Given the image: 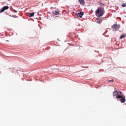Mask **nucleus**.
Instances as JSON below:
<instances>
[{"label":"nucleus","instance_id":"f257e3e1","mask_svg":"<svg viewBox=\"0 0 126 126\" xmlns=\"http://www.w3.org/2000/svg\"><path fill=\"white\" fill-rule=\"evenodd\" d=\"M96 15L97 17H101L104 15L105 11L103 8H98V9L95 11Z\"/></svg>","mask_w":126,"mask_h":126},{"label":"nucleus","instance_id":"f03ea898","mask_svg":"<svg viewBox=\"0 0 126 126\" xmlns=\"http://www.w3.org/2000/svg\"><path fill=\"white\" fill-rule=\"evenodd\" d=\"M115 97L117 99H120V102H121L122 103H124L126 101L125 96H123V95L122 96L118 95V96H115Z\"/></svg>","mask_w":126,"mask_h":126},{"label":"nucleus","instance_id":"7ed1b4c3","mask_svg":"<svg viewBox=\"0 0 126 126\" xmlns=\"http://www.w3.org/2000/svg\"><path fill=\"white\" fill-rule=\"evenodd\" d=\"M113 97H117L119 95L120 96H123L122 95V92L121 91H114L113 92Z\"/></svg>","mask_w":126,"mask_h":126},{"label":"nucleus","instance_id":"20e7f679","mask_svg":"<svg viewBox=\"0 0 126 126\" xmlns=\"http://www.w3.org/2000/svg\"><path fill=\"white\" fill-rule=\"evenodd\" d=\"M120 27V25L115 24L113 26V27H112V28H113L114 31L116 32L118 30H119Z\"/></svg>","mask_w":126,"mask_h":126},{"label":"nucleus","instance_id":"39448f33","mask_svg":"<svg viewBox=\"0 0 126 126\" xmlns=\"http://www.w3.org/2000/svg\"><path fill=\"white\" fill-rule=\"evenodd\" d=\"M84 15V12H80L79 13H76V15H77V17L82 18V16Z\"/></svg>","mask_w":126,"mask_h":126},{"label":"nucleus","instance_id":"423d86ee","mask_svg":"<svg viewBox=\"0 0 126 126\" xmlns=\"http://www.w3.org/2000/svg\"><path fill=\"white\" fill-rule=\"evenodd\" d=\"M8 8H9L8 6H4L1 9L0 13L3 12L5 10L8 9Z\"/></svg>","mask_w":126,"mask_h":126},{"label":"nucleus","instance_id":"0eeeda50","mask_svg":"<svg viewBox=\"0 0 126 126\" xmlns=\"http://www.w3.org/2000/svg\"><path fill=\"white\" fill-rule=\"evenodd\" d=\"M34 16V13H27V16H28L29 17L32 18Z\"/></svg>","mask_w":126,"mask_h":126},{"label":"nucleus","instance_id":"6e6552de","mask_svg":"<svg viewBox=\"0 0 126 126\" xmlns=\"http://www.w3.org/2000/svg\"><path fill=\"white\" fill-rule=\"evenodd\" d=\"M60 11H54L52 13H53L55 15H59Z\"/></svg>","mask_w":126,"mask_h":126},{"label":"nucleus","instance_id":"1a4fd4ad","mask_svg":"<svg viewBox=\"0 0 126 126\" xmlns=\"http://www.w3.org/2000/svg\"><path fill=\"white\" fill-rule=\"evenodd\" d=\"M80 4L81 5H84L85 4V0H78Z\"/></svg>","mask_w":126,"mask_h":126},{"label":"nucleus","instance_id":"9d476101","mask_svg":"<svg viewBox=\"0 0 126 126\" xmlns=\"http://www.w3.org/2000/svg\"><path fill=\"white\" fill-rule=\"evenodd\" d=\"M126 34H122L121 36H120V39L124 38L126 37Z\"/></svg>","mask_w":126,"mask_h":126},{"label":"nucleus","instance_id":"9b49d317","mask_svg":"<svg viewBox=\"0 0 126 126\" xmlns=\"http://www.w3.org/2000/svg\"><path fill=\"white\" fill-rule=\"evenodd\" d=\"M101 23V21L100 20H98V21H96V23L100 24Z\"/></svg>","mask_w":126,"mask_h":126},{"label":"nucleus","instance_id":"f8f14e48","mask_svg":"<svg viewBox=\"0 0 126 126\" xmlns=\"http://www.w3.org/2000/svg\"><path fill=\"white\" fill-rule=\"evenodd\" d=\"M113 81H114L113 79H111V80H109V81H108V83H110L111 82H113Z\"/></svg>","mask_w":126,"mask_h":126},{"label":"nucleus","instance_id":"ddd939ff","mask_svg":"<svg viewBox=\"0 0 126 126\" xmlns=\"http://www.w3.org/2000/svg\"><path fill=\"white\" fill-rule=\"evenodd\" d=\"M122 7H125L126 6V3H123L122 4Z\"/></svg>","mask_w":126,"mask_h":126},{"label":"nucleus","instance_id":"4468645a","mask_svg":"<svg viewBox=\"0 0 126 126\" xmlns=\"http://www.w3.org/2000/svg\"><path fill=\"white\" fill-rule=\"evenodd\" d=\"M100 5H101V6L104 5V4L102 3L100 4Z\"/></svg>","mask_w":126,"mask_h":126},{"label":"nucleus","instance_id":"2eb2a0df","mask_svg":"<svg viewBox=\"0 0 126 126\" xmlns=\"http://www.w3.org/2000/svg\"><path fill=\"white\" fill-rule=\"evenodd\" d=\"M102 3H98V4H99V5H100V4H101Z\"/></svg>","mask_w":126,"mask_h":126}]
</instances>
